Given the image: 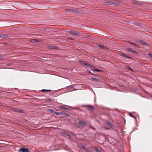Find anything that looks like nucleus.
Masks as SVG:
<instances>
[{
	"instance_id": "obj_7",
	"label": "nucleus",
	"mask_w": 152,
	"mask_h": 152,
	"mask_svg": "<svg viewBox=\"0 0 152 152\" xmlns=\"http://www.w3.org/2000/svg\"><path fill=\"white\" fill-rule=\"evenodd\" d=\"M29 149L27 148H22L20 149L18 151L22 152H29Z\"/></svg>"
},
{
	"instance_id": "obj_32",
	"label": "nucleus",
	"mask_w": 152,
	"mask_h": 152,
	"mask_svg": "<svg viewBox=\"0 0 152 152\" xmlns=\"http://www.w3.org/2000/svg\"><path fill=\"white\" fill-rule=\"evenodd\" d=\"M46 89H42L41 90V92L45 93H46Z\"/></svg>"
},
{
	"instance_id": "obj_38",
	"label": "nucleus",
	"mask_w": 152,
	"mask_h": 152,
	"mask_svg": "<svg viewBox=\"0 0 152 152\" xmlns=\"http://www.w3.org/2000/svg\"><path fill=\"white\" fill-rule=\"evenodd\" d=\"M91 75H96L95 74H94V73H91Z\"/></svg>"
},
{
	"instance_id": "obj_19",
	"label": "nucleus",
	"mask_w": 152,
	"mask_h": 152,
	"mask_svg": "<svg viewBox=\"0 0 152 152\" xmlns=\"http://www.w3.org/2000/svg\"><path fill=\"white\" fill-rule=\"evenodd\" d=\"M126 68H127V69H129V71H130L131 72H134L133 70L131 68L130 66H127Z\"/></svg>"
},
{
	"instance_id": "obj_36",
	"label": "nucleus",
	"mask_w": 152,
	"mask_h": 152,
	"mask_svg": "<svg viewBox=\"0 0 152 152\" xmlns=\"http://www.w3.org/2000/svg\"><path fill=\"white\" fill-rule=\"evenodd\" d=\"M90 128L92 129H93L94 130H96V129L95 128H94L93 127H91V126H90Z\"/></svg>"
},
{
	"instance_id": "obj_15",
	"label": "nucleus",
	"mask_w": 152,
	"mask_h": 152,
	"mask_svg": "<svg viewBox=\"0 0 152 152\" xmlns=\"http://www.w3.org/2000/svg\"><path fill=\"white\" fill-rule=\"evenodd\" d=\"M129 115L130 117H132L134 118L135 119L136 121L137 120V118L136 117H135L133 115V114L132 113H129Z\"/></svg>"
},
{
	"instance_id": "obj_31",
	"label": "nucleus",
	"mask_w": 152,
	"mask_h": 152,
	"mask_svg": "<svg viewBox=\"0 0 152 152\" xmlns=\"http://www.w3.org/2000/svg\"><path fill=\"white\" fill-rule=\"evenodd\" d=\"M83 149H84L85 151H87L88 150V149L87 148H85V146H83Z\"/></svg>"
},
{
	"instance_id": "obj_21",
	"label": "nucleus",
	"mask_w": 152,
	"mask_h": 152,
	"mask_svg": "<svg viewBox=\"0 0 152 152\" xmlns=\"http://www.w3.org/2000/svg\"><path fill=\"white\" fill-rule=\"evenodd\" d=\"M60 107L62 108L65 110L69 109L68 108H67L64 105H62V106Z\"/></svg>"
},
{
	"instance_id": "obj_25",
	"label": "nucleus",
	"mask_w": 152,
	"mask_h": 152,
	"mask_svg": "<svg viewBox=\"0 0 152 152\" xmlns=\"http://www.w3.org/2000/svg\"><path fill=\"white\" fill-rule=\"evenodd\" d=\"M73 87V86L72 85H70V86H67L66 87V88L67 89H69V88H72Z\"/></svg>"
},
{
	"instance_id": "obj_22",
	"label": "nucleus",
	"mask_w": 152,
	"mask_h": 152,
	"mask_svg": "<svg viewBox=\"0 0 152 152\" xmlns=\"http://www.w3.org/2000/svg\"><path fill=\"white\" fill-rule=\"evenodd\" d=\"M50 111L53 114H56V112L55 110L53 109H50Z\"/></svg>"
},
{
	"instance_id": "obj_28",
	"label": "nucleus",
	"mask_w": 152,
	"mask_h": 152,
	"mask_svg": "<svg viewBox=\"0 0 152 152\" xmlns=\"http://www.w3.org/2000/svg\"><path fill=\"white\" fill-rule=\"evenodd\" d=\"M38 41V40L36 39H33L31 41V42H35Z\"/></svg>"
},
{
	"instance_id": "obj_34",
	"label": "nucleus",
	"mask_w": 152,
	"mask_h": 152,
	"mask_svg": "<svg viewBox=\"0 0 152 152\" xmlns=\"http://www.w3.org/2000/svg\"><path fill=\"white\" fill-rule=\"evenodd\" d=\"M48 99V101L50 102H52V99H50V98Z\"/></svg>"
},
{
	"instance_id": "obj_39",
	"label": "nucleus",
	"mask_w": 152,
	"mask_h": 152,
	"mask_svg": "<svg viewBox=\"0 0 152 152\" xmlns=\"http://www.w3.org/2000/svg\"><path fill=\"white\" fill-rule=\"evenodd\" d=\"M131 43L132 44H134V45H135V43H132V42H131Z\"/></svg>"
},
{
	"instance_id": "obj_8",
	"label": "nucleus",
	"mask_w": 152,
	"mask_h": 152,
	"mask_svg": "<svg viewBox=\"0 0 152 152\" xmlns=\"http://www.w3.org/2000/svg\"><path fill=\"white\" fill-rule=\"evenodd\" d=\"M67 116L69 117L70 116V115L66 113H62V114L61 115L60 117V118H64Z\"/></svg>"
},
{
	"instance_id": "obj_1",
	"label": "nucleus",
	"mask_w": 152,
	"mask_h": 152,
	"mask_svg": "<svg viewBox=\"0 0 152 152\" xmlns=\"http://www.w3.org/2000/svg\"><path fill=\"white\" fill-rule=\"evenodd\" d=\"M78 125L77 127L80 129H83L87 125V123L86 121L82 120H80L77 123Z\"/></svg>"
},
{
	"instance_id": "obj_37",
	"label": "nucleus",
	"mask_w": 152,
	"mask_h": 152,
	"mask_svg": "<svg viewBox=\"0 0 152 152\" xmlns=\"http://www.w3.org/2000/svg\"><path fill=\"white\" fill-rule=\"evenodd\" d=\"M3 57H0V59H3Z\"/></svg>"
},
{
	"instance_id": "obj_5",
	"label": "nucleus",
	"mask_w": 152,
	"mask_h": 152,
	"mask_svg": "<svg viewBox=\"0 0 152 152\" xmlns=\"http://www.w3.org/2000/svg\"><path fill=\"white\" fill-rule=\"evenodd\" d=\"M47 48L49 49H52L54 50H58L59 49V47L56 46H53L51 45H50L47 46Z\"/></svg>"
},
{
	"instance_id": "obj_17",
	"label": "nucleus",
	"mask_w": 152,
	"mask_h": 152,
	"mask_svg": "<svg viewBox=\"0 0 152 152\" xmlns=\"http://www.w3.org/2000/svg\"><path fill=\"white\" fill-rule=\"evenodd\" d=\"M91 79L95 81L99 82L100 81V79L97 78H92Z\"/></svg>"
},
{
	"instance_id": "obj_3",
	"label": "nucleus",
	"mask_w": 152,
	"mask_h": 152,
	"mask_svg": "<svg viewBox=\"0 0 152 152\" xmlns=\"http://www.w3.org/2000/svg\"><path fill=\"white\" fill-rule=\"evenodd\" d=\"M67 33L70 34L71 35L73 36H77L79 34V32L76 31L71 30V31H68Z\"/></svg>"
},
{
	"instance_id": "obj_33",
	"label": "nucleus",
	"mask_w": 152,
	"mask_h": 152,
	"mask_svg": "<svg viewBox=\"0 0 152 152\" xmlns=\"http://www.w3.org/2000/svg\"><path fill=\"white\" fill-rule=\"evenodd\" d=\"M148 55L151 57V58H152V54L150 53H148Z\"/></svg>"
},
{
	"instance_id": "obj_14",
	"label": "nucleus",
	"mask_w": 152,
	"mask_h": 152,
	"mask_svg": "<svg viewBox=\"0 0 152 152\" xmlns=\"http://www.w3.org/2000/svg\"><path fill=\"white\" fill-rule=\"evenodd\" d=\"M121 56H123L127 58H128L132 59V57H130L129 56L125 54H121Z\"/></svg>"
},
{
	"instance_id": "obj_40",
	"label": "nucleus",
	"mask_w": 152,
	"mask_h": 152,
	"mask_svg": "<svg viewBox=\"0 0 152 152\" xmlns=\"http://www.w3.org/2000/svg\"><path fill=\"white\" fill-rule=\"evenodd\" d=\"M71 40H73V39H72V38H71Z\"/></svg>"
},
{
	"instance_id": "obj_12",
	"label": "nucleus",
	"mask_w": 152,
	"mask_h": 152,
	"mask_svg": "<svg viewBox=\"0 0 152 152\" xmlns=\"http://www.w3.org/2000/svg\"><path fill=\"white\" fill-rule=\"evenodd\" d=\"M107 3L110 5H113L114 6H116L117 4L116 3L113 1H109L107 2Z\"/></svg>"
},
{
	"instance_id": "obj_35",
	"label": "nucleus",
	"mask_w": 152,
	"mask_h": 152,
	"mask_svg": "<svg viewBox=\"0 0 152 152\" xmlns=\"http://www.w3.org/2000/svg\"><path fill=\"white\" fill-rule=\"evenodd\" d=\"M87 72L88 73H90V74H91V71H88V70H87Z\"/></svg>"
},
{
	"instance_id": "obj_6",
	"label": "nucleus",
	"mask_w": 152,
	"mask_h": 152,
	"mask_svg": "<svg viewBox=\"0 0 152 152\" xmlns=\"http://www.w3.org/2000/svg\"><path fill=\"white\" fill-rule=\"evenodd\" d=\"M11 109L13 111H14V112H16L20 113H23V110H20L17 108H14V107H12L11 108Z\"/></svg>"
},
{
	"instance_id": "obj_30",
	"label": "nucleus",
	"mask_w": 152,
	"mask_h": 152,
	"mask_svg": "<svg viewBox=\"0 0 152 152\" xmlns=\"http://www.w3.org/2000/svg\"><path fill=\"white\" fill-rule=\"evenodd\" d=\"M46 93H48V92H50L52 91V90H46Z\"/></svg>"
},
{
	"instance_id": "obj_26",
	"label": "nucleus",
	"mask_w": 152,
	"mask_h": 152,
	"mask_svg": "<svg viewBox=\"0 0 152 152\" xmlns=\"http://www.w3.org/2000/svg\"><path fill=\"white\" fill-rule=\"evenodd\" d=\"M62 114V112H56V115H60V116Z\"/></svg>"
},
{
	"instance_id": "obj_20",
	"label": "nucleus",
	"mask_w": 152,
	"mask_h": 152,
	"mask_svg": "<svg viewBox=\"0 0 152 152\" xmlns=\"http://www.w3.org/2000/svg\"><path fill=\"white\" fill-rule=\"evenodd\" d=\"M106 124L107 125L109 126L110 127H112L113 126L112 124L109 122H107Z\"/></svg>"
},
{
	"instance_id": "obj_24",
	"label": "nucleus",
	"mask_w": 152,
	"mask_h": 152,
	"mask_svg": "<svg viewBox=\"0 0 152 152\" xmlns=\"http://www.w3.org/2000/svg\"><path fill=\"white\" fill-rule=\"evenodd\" d=\"M93 70L97 72H100L102 71L101 70L96 68L94 69Z\"/></svg>"
},
{
	"instance_id": "obj_4",
	"label": "nucleus",
	"mask_w": 152,
	"mask_h": 152,
	"mask_svg": "<svg viewBox=\"0 0 152 152\" xmlns=\"http://www.w3.org/2000/svg\"><path fill=\"white\" fill-rule=\"evenodd\" d=\"M83 106L87 108L88 110H93L94 109V107L90 105H84Z\"/></svg>"
},
{
	"instance_id": "obj_23",
	"label": "nucleus",
	"mask_w": 152,
	"mask_h": 152,
	"mask_svg": "<svg viewBox=\"0 0 152 152\" xmlns=\"http://www.w3.org/2000/svg\"><path fill=\"white\" fill-rule=\"evenodd\" d=\"M86 65L87 66L90 67H95L94 66H93L89 64H88L87 63H86Z\"/></svg>"
},
{
	"instance_id": "obj_27",
	"label": "nucleus",
	"mask_w": 152,
	"mask_h": 152,
	"mask_svg": "<svg viewBox=\"0 0 152 152\" xmlns=\"http://www.w3.org/2000/svg\"><path fill=\"white\" fill-rule=\"evenodd\" d=\"M132 52L136 55H137L138 54V52L133 50V51H132Z\"/></svg>"
},
{
	"instance_id": "obj_11",
	"label": "nucleus",
	"mask_w": 152,
	"mask_h": 152,
	"mask_svg": "<svg viewBox=\"0 0 152 152\" xmlns=\"http://www.w3.org/2000/svg\"><path fill=\"white\" fill-rule=\"evenodd\" d=\"M98 46L102 49H104L105 50H108V48L102 45H99Z\"/></svg>"
},
{
	"instance_id": "obj_10",
	"label": "nucleus",
	"mask_w": 152,
	"mask_h": 152,
	"mask_svg": "<svg viewBox=\"0 0 152 152\" xmlns=\"http://www.w3.org/2000/svg\"><path fill=\"white\" fill-rule=\"evenodd\" d=\"M9 36L8 34H0V38H6Z\"/></svg>"
},
{
	"instance_id": "obj_9",
	"label": "nucleus",
	"mask_w": 152,
	"mask_h": 152,
	"mask_svg": "<svg viewBox=\"0 0 152 152\" xmlns=\"http://www.w3.org/2000/svg\"><path fill=\"white\" fill-rule=\"evenodd\" d=\"M132 3L135 5H141V3L139 1H132Z\"/></svg>"
},
{
	"instance_id": "obj_13",
	"label": "nucleus",
	"mask_w": 152,
	"mask_h": 152,
	"mask_svg": "<svg viewBox=\"0 0 152 152\" xmlns=\"http://www.w3.org/2000/svg\"><path fill=\"white\" fill-rule=\"evenodd\" d=\"M140 42L143 45H145L147 46H149V45L147 42L144 41H141Z\"/></svg>"
},
{
	"instance_id": "obj_29",
	"label": "nucleus",
	"mask_w": 152,
	"mask_h": 152,
	"mask_svg": "<svg viewBox=\"0 0 152 152\" xmlns=\"http://www.w3.org/2000/svg\"><path fill=\"white\" fill-rule=\"evenodd\" d=\"M126 49V50H127L129 51H131V52H132V51L133 50L132 48H127Z\"/></svg>"
},
{
	"instance_id": "obj_16",
	"label": "nucleus",
	"mask_w": 152,
	"mask_h": 152,
	"mask_svg": "<svg viewBox=\"0 0 152 152\" xmlns=\"http://www.w3.org/2000/svg\"><path fill=\"white\" fill-rule=\"evenodd\" d=\"M79 61L80 63L81 64L85 65H86V64L87 63H86V62L85 61H83V60H80Z\"/></svg>"
},
{
	"instance_id": "obj_2",
	"label": "nucleus",
	"mask_w": 152,
	"mask_h": 152,
	"mask_svg": "<svg viewBox=\"0 0 152 152\" xmlns=\"http://www.w3.org/2000/svg\"><path fill=\"white\" fill-rule=\"evenodd\" d=\"M65 10L70 13H77L78 12L77 9L74 7L67 9Z\"/></svg>"
},
{
	"instance_id": "obj_18",
	"label": "nucleus",
	"mask_w": 152,
	"mask_h": 152,
	"mask_svg": "<svg viewBox=\"0 0 152 152\" xmlns=\"http://www.w3.org/2000/svg\"><path fill=\"white\" fill-rule=\"evenodd\" d=\"M94 150L96 152H101V150L97 148H94Z\"/></svg>"
}]
</instances>
